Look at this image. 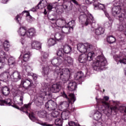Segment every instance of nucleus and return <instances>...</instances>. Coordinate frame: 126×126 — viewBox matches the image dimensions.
<instances>
[{"label": "nucleus", "mask_w": 126, "mask_h": 126, "mask_svg": "<svg viewBox=\"0 0 126 126\" xmlns=\"http://www.w3.org/2000/svg\"><path fill=\"white\" fill-rule=\"evenodd\" d=\"M51 63L55 66L54 75L56 77H60L62 80H66L70 75V71L68 68L61 69L59 65L63 63V60L59 57H54L51 60Z\"/></svg>", "instance_id": "nucleus-1"}, {"label": "nucleus", "mask_w": 126, "mask_h": 126, "mask_svg": "<svg viewBox=\"0 0 126 126\" xmlns=\"http://www.w3.org/2000/svg\"><path fill=\"white\" fill-rule=\"evenodd\" d=\"M52 93L49 89V87L46 86H42L40 90L39 94V98L43 101H45L46 99L48 100L45 104V108L48 111H55L57 109V103L53 101L52 99Z\"/></svg>", "instance_id": "nucleus-2"}, {"label": "nucleus", "mask_w": 126, "mask_h": 126, "mask_svg": "<svg viewBox=\"0 0 126 126\" xmlns=\"http://www.w3.org/2000/svg\"><path fill=\"white\" fill-rule=\"evenodd\" d=\"M48 57H49V55L47 53H42V57L40 58V63H42V64H45L43 65V66L42 67V74L44 76H48L49 75V74L50 73V71H53L54 73V70L56 69V67L53 66L52 67L51 66H47V60L48 59Z\"/></svg>", "instance_id": "nucleus-3"}, {"label": "nucleus", "mask_w": 126, "mask_h": 126, "mask_svg": "<svg viewBox=\"0 0 126 126\" xmlns=\"http://www.w3.org/2000/svg\"><path fill=\"white\" fill-rule=\"evenodd\" d=\"M107 64V59L103 56H98L96 59L93 65L94 70L99 71V70H103L105 68V66Z\"/></svg>", "instance_id": "nucleus-4"}, {"label": "nucleus", "mask_w": 126, "mask_h": 126, "mask_svg": "<svg viewBox=\"0 0 126 126\" xmlns=\"http://www.w3.org/2000/svg\"><path fill=\"white\" fill-rule=\"evenodd\" d=\"M95 57L94 52H89L88 53H84L80 55L79 57V62L81 63H85L86 62H91Z\"/></svg>", "instance_id": "nucleus-5"}, {"label": "nucleus", "mask_w": 126, "mask_h": 126, "mask_svg": "<svg viewBox=\"0 0 126 126\" xmlns=\"http://www.w3.org/2000/svg\"><path fill=\"white\" fill-rule=\"evenodd\" d=\"M69 98H68V101H63L60 103V106H61L63 109H68V110H70V111H72V108L69 106V104H73L76 99L75 98V96H74V94H69Z\"/></svg>", "instance_id": "nucleus-6"}, {"label": "nucleus", "mask_w": 126, "mask_h": 126, "mask_svg": "<svg viewBox=\"0 0 126 126\" xmlns=\"http://www.w3.org/2000/svg\"><path fill=\"white\" fill-rule=\"evenodd\" d=\"M77 49L80 53L88 54L89 52H93V46L89 43H79L77 45Z\"/></svg>", "instance_id": "nucleus-7"}, {"label": "nucleus", "mask_w": 126, "mask_h": 126, "mask_svg": "<svg viewBox=\"0 0 126 126\" xmlns=\"http://www.w3.org/2000/svg\"><path fill=\"white\" fill-rule=\"evenodd\" d=\"M79 20L80 23L83 24L85 26H87V25H90L93 22V17L92 16L88 17L85 14L83 13L80 15Z\"/></svg>", "instance_id": "nucleus-8"}, {"label": "nucleus", "mask_w": 126, "mask_h": 126, "mask_svg": "<svg viewBox=\"0 0 126 126\" xmlns=\"http://www.w3.org/2000/svg\"><path fill=\"white\" fill-rule=\"evenodd\" d=\"M8 55L3 51H0V68H3L7 63Z\"/></svg>", "instance_id": "nucleus-9"}, {"label": "nucleus", "mask_w": 126, "mask_h": 126, "mask_svg": "<svg viewBox=\"0 0 126 126\" xmlns=\"http://www.w3.org/2000/svg\"><path fill=\"white\" fill-rule=\"evenodd\" d=\"M21 85L24 87L25 89L27 90H31L33 85V82L31 79H22L21 82Z\"/></svg>", "instance_id": "nucleus-10"}, {"label": "nucleus", "mask_w": 126, "mask_h": 126, "mask_svg": "<svg viewBox=\"0 0 126 126\" xmlns=\"http://www.w3.org/2000/svg\"><path fill=\"white\" fill-rule=\"evenodd\" d=\"M95 99L96 100V102L97 104H103V105H104V106L106 107V108H108V109L110 108V104H109V103L107 102V101L109 100L108 96H104L103 99L102 98L97 99V97H96Z\"/></svg>", "instance_id": "nucleus-11"}, {"label": "nucleus", "mask_w": 126, "mask_h": 126, "mask_svg": "<svg viewBox=\"0 0 126 126\" xmlns=\"http://www.w3.org/2000/svg\"><path fill=\"white\" fill-rule=\"evenodd\" d=\"M77 88V85H76V82L73 81H69L67 86V89L69 91L72 92V91L76 90Z\"/></svg>", "instance_id": "nucleus-12"}, {"label": "nucleus", "mask_w": 126, "mask_h": 126, "mask_svg": "<svg viewBox=\"0 0 126 126\" xmlns=\"http://www.w3.org/2000/svg\"><path fill=\"white\" fill-rule=\"evenodd\" d=\"M11 78L14 82L19 81V80L21 79V75H20V73L18 71L14 72L11 75Z\"/></svg>", "instance_id": "nucleus-13"}, {"label": "nucleus", "mask_w": 126, "mask_h": 126, "mask_svg": "<svg viewBox=\"0 0 126 126\" xmlns=\"http://www.w3.org/2000/svg\"><path fill=\"white\" fill-rule=\"evenodd\" d=\"M122 11V7L120 5L115 6L112 9V13L114 16H117Z\"/></svg>", "instance_id": "nucleus-14"}, {"label": "nucleus", "mask_w": 126, "mask_h": 126, "mask_svg": "<svg viewBox=\"0 0 126 126\" xmlns=\"http://www.w3.org/2000/svg\"><path fill=\"white\" fill-rule=\"evenodd\" d=\"M63 63L66 65H72V64H73V59L69 56H65L64 58H63Z\"/></svg>", "instance_id": "nucleus-15"}, {"label": "nucleus", "mask_w": 126, "mask_h": 126, "mask_svg": "<svg viewBox=\"0 0 126 126\" xmlns=\"http://www.w3.org/2000/svg\"><path fill=\"white\" fill-rule=\"evenodd\" d=\"M62 86L60 84H53L50 88V91L53 93H57L60 92Z\"/></svg>", "instance_id": "nucleus-16"}, {"label": "nucleus", "mask_w": 126, "mask_h": 126, "mask_svg": "<svg viewBox=\"0 0 126 126\" xmlns=\"http://www.w3.org/2000/svg\"><path fill=\"white\" fill-rule=\"evenodd\" d=\"M114 59L116 62H119L120 63L123 64H126V55H123V56L118 57L115 56Z\"/></svg>", "instance_id": "nucleus-17"}, {"label": "nucleus", "mask_w": 126, "mask_h": 126, "mask_svg": "<svg viewBox=\"0 0 126 126\" xmlns=\"http://www.w3.org/2000/svg\"><path fill=\"white\" fill-rule=\"evenodd\" d=\"M21 53L24 55V59L23 61H22V63H23V62H25V63H26V62H28V61H29L30 57H31V54H30V52L25 51V48H24V50H23Z\"/></svg>", "instance_id": "nucleus-18"}, {"label": "nucleus", "mask_w": 126, "mask_h": 126, "mask_svg": "<svg viewBox=\"0 0 126 126\" xmlns=\"http://www.w3.org/2000/svg\"><path fill=\"white\" fill-rule=\"evenodd\" d=\"M27 37L28 38H32V37H34L35 35H36V30L34 28L30 29L27 32Z\"/></svg>", "instance_id": "nucleus-19"}, {"label": "nucleus", "mask_w": 126, "mask_h": 126, "mask_svg": "<svg viewBox=\"0 0 126 126\" xmlns=\"http://www.w3.org/2000/svg\"><path fill=\"white\" fill-rule=\"evenodd\" d=\"M56 25L58 27H63V25H65L66 24V22L65 21V19L64 18H62L58 19L56 21Z\"/></svg>", "instance_id": "nucleus-20"}, {"label": "nucleus", "mask_w": 126, "mask_h": 126, "mask_svg": "<svg viewBox=\"0 0 126 126\" xmlns=\"http://www.w3.org/2000/svg\"><path fill=\"white\" fill-rule=\"evenodd\" d=\"M83 77H84V74H83V72L81 71L76 73L74 75V78L75 80H78L80 82L82 81Z\"/></svg>", "instance_id": "nucleus-21"}, {"label": "nucleus", "mask_w": 126, "mask_h": 126, "mask_svg": "<svg viewBox=\"0 0 126 126\" xmlns=\"http://www.w3.org/2000/svg\"><path fill=\"white\" fill-rule=\"evenodd\" d=\"M18 33L20 36L22 37H27V31H26V28L22 27L20 28L19 30L18 31Z\"/></svg>", "instance_id": "nucleus-22"}, {"label": "nucleus", "mask_w": 126, "mask_h": 126, "mask_svg": "<svg viewBox=\"0 0 126 126\" xmlns=\"http://www.w3.org/2000/svg\"><path fill=\"white\" fill-rule=\"evenodd\" d=\"M32 48L36 50H40L41 49V43L38 41H32L31 44Z\"/></svg>", "instance_id": "nucleus-23"}, {"label": "nucleus", "mask_w": 126, "mask_h": 126, "mask_svg": "<svg viewBox=\"0 0 126 126\" xmlns=\"http://www.w3.org/2000/svg\"><path fill=\"white\" fill-rule=\"evenodd\" d=\"M63 49L65 54H69V53L72 51V48H71V46L68 44L64 45Z\"/></svg>", "instance_id": "nucleus-24"}, {"label": "nucleus", "mask_w": 126, "mask_h": 126, "mask_svg": "<svg viewBox=\"0 0 126 126\" xmlns=\"http://www.w3.org/2000/svg\"><path fill=\"white\" fill-rule=\"evenodd\" d=\"M4 105H7V106L11 105V100L10 99L8 98L4 100H2L0 99V106H4Z\"/></svg>", "instance_id": "nucleus-25"}, {"label": "nucleus", "mask_w": 126, "mask_h": 126, "mask_svg": "<svg viewBox=\"0 0 126 126\" xmlns=\"http://www.w3.org/2000/svg\"><path fill=\"white\" fill-rule=\"evenodd\" d=\"M54 37L55 40L57 41H62V40H63V38H64V34L60 32H57L55 33Z\"/></svg>", "instance_id": "nucleus-26"}, {"label": "nucleus", "mask_w": 126, "mask_h": 126, "mask_svg": "<svg viewBox=\"0 0 126 126\" xmlns=\"http://www.w3.org/2000/svg\"><path fill=\"white\" fill-rule=\"evenodd\" d=\"M9 58L8 59V60H7V62H8V63L9 65H11L12 66H14L16 63V62L15 61V58L10 56L8 57Z\"/></svg>", "instance_id": "nucleus-27"}, {"label": "nucleus", "mask_w": 126, "mask_h": 126, "mask_svg": "<svg viewBox=\"0 0 126 126\" xmlns=\"http://www.w3.org/2000/svg\"><path fill=\"white\" fill-rule=\"evenodd\" d=\"M1 92L2 94L4 95V96H7L8 95H9V93H10L9 88L6 86L2 87Z\"/></svg>", "instance_id": "nucleus-28"}, {"label": "nucleus", "mask_w": 126, "mask_h": 126, "mask_svg": "<svg viewBox=\"0 0 126 126\" xmlns=\"http://www.w3.org/2000/svg\"><path fill=\"white\" fill-rule=\"evenodd\" d=\"M117 17L118 18V19L120 21H124L125 19H126V12L123 13L122 11H121L120 13H119L118 15H117Z\"/></svg>", "instance_id": "nucleus-29"}, {"label": "nucleus", "mask_w": 126, "mask_h": 126, "mask_svg": "<svg viewBox=\"0 0 126 126\" xmlns=\"http://www.w3.org/2000/svg\"><path fill=\"white\" fill-rule=\"evenodd\" d=\"M105 32V29L102 27H98L97 29L95 30V33L96 35H102V34H104Z\"/></svg>", "instance_id": "nucleus-30"}, {"label": "nucleus", "mask_w": 126, "mask_h": 126, "mask_svg": "<svg viewBox=\"0 0 126 126\" xmlns=\"http://www.w3.org/2000/svg\"><path fill=\"white\" fill-rule=\"evenodd\" d=\"M70 113L68 111H63L61 114V118L63 120H67Z\"/></svg>", "instance_id": "nucleus-31"}, {"label": "nucleus", "mask_w": 126, "mask_h": 126, "mask_svg": "<svg viewBox=\"0 0 126 126\" xmlns=\"http://www.w3.org/2000/svg\"><path fill=\"white\" fill-rule=\"evenodd\" d=\"M31 106V103H29L27 104H25L23 107H22L21 110L23 112H25L26 114H28V112L27 111L29 109H30V107Z\"/></svg>", "instance_id": "nucleus-32"}, {"label": "nucleus", "mask_w": 126, "mask_h": 126, "mask_svg": "<svg viewBox=\"0 0 126 126\" xmlns=\"http://www.w3.org/2000/svg\"><path fill=\"white\" fill-rule=\"evenodd\" d=\"M61 30L63 34H68L71 31L70 28L66 27H62Z\"/></svg>", "instance_id": "nucleus-33"}, {"label": "nucleus", "mask_w": 126, "mask_h": 126, "mask_svg": "<svg viewBox=\"0 0 126 126\" xmlns=\"http://www.w3.org/2000/svg\"><path fill=\"white\" fill-rule=\"evenodd\" d=\"M94 118L95 121H99L102 118V114L99 111H96L94 115Z\"/></svg>", "instance_id": "nucleus-34"}, {"label": "nucleus", "mask_w": 126, "mask_h": 126, "mask_svg": "<svg viewBox=\"0 0 126 126\" xmlns=\"http://www.w3.org/2000/svg\"><path fill=\"white\" fill-rule=\"evenodd\" d=\"M57 55L59 57H61V58H63V59H64L65 57V53L63 49H59V50L57 51Z\"/></svg>", "instance_id": "nucleus-35"}, {"label": "nucleus", "mask_w": 126, "mask_h": 126, "mask_svg": "<svg viewBox=\"0 0 126 126\" xmlns=\"http://www.w3.org/2000/svg\"><path fill=\"white\" fill-rule=\"evenodd\" d=\"M4 49L6 51L8 52L9 51V48H10V44H9V42L7 40L4 41L3 43Z\"/></svg>", "instance_id": "nucleus-36"}, {"label": "nucleus", "mask_w": 126, "mask_h": 126, "mask_svg": "<svg viewBox=\"0 0 126 126\" xmlns=\"http://www.w3.org/2000/svg\"><path fill=\"white\" fill-rule=\"evenodd\" d=\"M107 41L109 44H113V43L116 42V38L112 35H110L107 36Z\"/></svg>", "instance_id": "nucleus-37"}, {"label": "nucleus", "mask_w": 126, "mask_h": 126, "mask_svg": "<svg viewBox=\"0 0 126 126\" xmlns=\"http://www.w3.org/2000/svg\"><path fill=\"white\" fill-rule=\"evenodd\" d=\"M23 69H25L27 72L29 73L30 71H32V70H33L32 69V68L30 67V66L27 65V63H25L23 65Z\"/></svg>", "instance_id": "nucleus-38"}, {"label": "nucleus", "mask_w": 126, "mask_h": 126, "mask_svg": "<svg viewBox=\"0 0 126 126\" xmlns=\"http://www.w3.org/2000/svg\"><path fill=\"white\" fill-rule=\"evenodd\" d=\"M57 41L54 38H49L48 40V44L49 47H52V46H54L56 44Z\"/></svg>", "instance_id": "nucleus-39"}, {"label": "nucleus", "mask_w": 126, "mask_h": 126, "mask_svg": "<svg viewBox=\"0 0 126 126\" xmlns=\"http://www.w3.org/2000/svg\"><path fill=\"white\" fill-rule=\"evenodd\" d=\"M94 8L98 7V8H99V9H101L102 10H103V9H104V8H105V5H104V4H102L99 2L94 3Z\"/></svg>", "instance_id": "nucleus-40"}, {"label": "nucleus", "mask_w": 126, "mask_h": 126, "mask_svg": "<svg viewBox=\"0 0 126 126\" xmlns=\"http://www.w3.org/2000/svg\"><path fill=\"white\" fill-rule=\"evenodd\" d=\"M68 28H70L71 31H73V27L75 26V22L74 20H72L68 23Z\"/></svg>", "instance_id": "nucleus-41"}, {"label": "nucleus", "mask_w": 126, "mask_h": 126, "mask_svg": "<svg viewBox=\"0 0 126 126\" xmlns=\"http://www.w3.org/2000/svg\"><path fill=\"white\" fill-rule=\"evenodd\" d=\"M117 26L118 31H120L121 32H122L123 31H125V30H126V25L125 26L123 25H118Z\"/></svg>", "instance_id": "nucleus-42"}, {"label": "nucleus", "mask_w": 126, "mask_h": 126, "mask_svg": "<svg viewBox=\"0 0 126 126\" xmlns=\"http://www.w3.org/2000/svg\"><path fill=\"white\" fill-rule=\"evenodd\" d=\"M55 123L56 126H63V120L61 118L56 119Z\"/></svg>", "instance_id": "nucleus-43"}, {"label": "nucleus", "mask_w": 126, "mask_h": 126, "mask_svg": "<svg viewBox=\"0 0 126 126\" xmlns=\"http://www.w3.org/2000/svg\"><path fill=\"white\" fill-rule=\"evenodd\" d=\"M51 116L52 118H58L60 117V112L57 111H54L51 113Z\"/></svg>", "instance_id": "nucleus-44"}, {"label": "nucleus", "mask_w": 126, "mask_h": 126, "mask_svg": "<svg viewBox=\"0 0 126 126\" xmlns=\"http://www.w3.org/2000/svg\"><path fill=\"white\" fill-rule=\"evenodd\" d=\"M29 117L32 122H37L38 121L37 118H36L33 114H29Z\"/></svg>", "instance_id": "nucleus-45"}, {"label": "nucleus", "mask_w": 126, "mask_h": 126, "mask_svg": "<svg viewBox=\"0 0 126 126\" xmlns=\"http://www.w3.org/2000/svg\"><path fill=\"white\" fill-rule=\"evenodd\" d=\"M38 116L40 118H46V117H47V114L44 111H41L38 112Z\"/></svg>", "instance_id": "nucleus-46"}, {"label": "nucleus", "mask_w": 126, "mask_h": 126, "mask_svg": "<svg viewBox=\"0 0 126 126\" xmlns=\"http://www.w3.org/2000/svg\"><path fill=\"white\" fill-rule=\"evenodd\" d=\"M112 22H113V20H112V19H110L109 21L106 22L105 23L104 26H105V27H111V26H112Z\"/></svg>", "instance_id": "nucleus-47"}, {"label": "nucleus", "mask_w": 126, "mask_h": 126, "mask_svg": "<svg viewBox=\"0 0 126 126\" xmlns=\"http://www.w3.org/2000/svg\"><path fill=\"white\" fill-rule=\"evenodd\" d=\"M93 1H94V3H96L98 0H86V2L87 4H91Z\"/></svg>", "instance_id": "nucleus-48"}, {"label": "nucleus", "mask_w": 126, "mask_h": 126, "mask_svg": "<svg viewBox=\"0 0 126 126\" xmlns=\"http://www.w3.org/2000/svg\"><path fill=\"white\" fill-rule=\"evenodd\" d=\"M40 2L41 3V4H42V6L44 7H46V6L48 4V2L46 0H42L40 1Z\"/></svg>", "instance_id": "nucleus-49"}, {"label": "nucleus", "mask_w": 126, "mask_h": 126, "mask_svg": "<svg viewBox=\"0 0 126 126\" xmlns=\"http://www.w3.org/2000/svg\"><path fill=\"white\" fill-rule=\"evenodd\" d=\"M21 42L22 43V44L23 45V47H24V48H26V40H25V39L22 38L21 39Z\"/></svg>", "instance_id": "nucleus-50"}, {"label": "nucleus", "mask_w": 126, "mask_h": 126, "mask_svg": "<svg viewBox=\"0 0 126 126\" xmlns=\"http://www.w3.org/2000/svg\"><path fill=\"white\" fill-rule=\"evenodd\" d=\"M42 5V3L41 2H39L37 6H36L37 8V9H42V8H44V7H43Z\"/></svg>", "instance_id": "nucleus-51"}, {"label": "nucleus", "mask_w": 126, "mask_h": 126, "mask_svg": "<svg viewBox=\"0 0 126 126\" xmlns=\"http://www.w3.org/2000/svg\"><path fill=\"white\" fill-rule=\"evenodd\" d=\"M20 15H17V16L16 17V20L18 23H19L20 20H21V17Z\"/></svg>", "instance_id": "nucleus-52"}, {"label": "nucleus", "mask_w": 126, "mask_h": 126, "mask_svg": "<svg viewBox=\"0 0 126 126\" xmlns=\"http://www.w3.org/2000/svg\"><path fill=\"white\" fill-rule=\"evenodd\" d=\"M23 96H21L20 97V101H21V102L19 103L20 106H22L23 105Z\"/></svg>", "instance_id": "nucleus-53"}, {"label": "nucleus", "mask_w": 126, "mask_h": 126, "mask_svg": "<svg viewBox=\"0 0 126 126\" xmlns=\"http://www.w3.org/2000/svg\"><path fill=\"white\" fill-rule=\"evenodd\" d=\"M104 14L105 15V16H106V17H107L109 19V20H111V19H112V18H111V17H110L109 16V14L108 13V12H107V11L103 10Z\"/></svg>", "instance_id": "nucleus-54"}, {"label": "nucleus", "mask_w": 126, "mask_h": 126, "mask_svg": "<svg viewBox=\"0 0 126 126\" xmlns=\"http://www.w3.org/2000/svg\"><path fill=\"white\" fill-rule=\"evenodd\" d=\"M47 9L49 11L52 10V9H53V5H52L51 4L48 5Z\"/></svg>", "instance_id": "nucleus-55"}, {"label": "nucleus", "mask_w": 126, "mask_h": 126, "mask_svg": "<svg viewBox=\"0 0 126 126\" xmlns=\"http://www.w3.org/2000/svg\"><path fill=\"white\" fill-rule=\"evenodd\" d=\"M27 17L28 19L30 18V20H31V19H32V17L30 15V13H28V14H27Z\"/></svg>", "instance_id": "nucleus-56"}, {"label": "nucleus", "mask_w": 126, "mask_h": 126, "mask_svg": "<svg viewBox=\"0 0 126 126\" xmlns=\"http://www.w3.org/2000/svg\"><path fill=\"white\" fill-rule=\"evenodd\" d=\"M32 77H33V79H34V80H36L37 79V78H38V76H37V75L36 74H33L32 75Z\"/></svg>", "instance_id": "nucleus-57"}, {"label": "nucleus", "mask_w": 126, "mask_h": 126, "mask_svg": "<svg viewBox=\"0 0 126 126\" xmlns=\"http://www.w3.org/2000/svg\"><path fill=\"white\" fill-rule=\"evenodd\" d=\"M37 9H38V8H37V6H36L35 7H33L32 9V11H36Z\"/></svg>", "instance_id": "nucleus-58"}, {"label": "nucleus", "mask_w": 126, "mask_h": 126, "mask_svg": "<svg viewBox=\"0 0 126 126\" xmlns=\"http://www.w3.org/2000/svg\"><path fill=\"white\" fill-rule=\"evenodd\" d=\"M69 0L70 1H72V2L75 3V4H77V1H76V0Z\"/></svg>", "instance_id": "nucleus-59"}, {"label": "nucleus", "mask_w": 126, "mask_h": 126, "mask_svg": "<svg viewBox=\"0 0 126 126\" xmlns=\"http://www.w3.org/2000/svg\"><path fill=\"white\" fill-rule=\"evenodd\" d=\"M63 97L64 98H66V99H68H68H69V98H67V95L66 94H63Z\"/></svg>", "instance_id": "nucleus-60"}, {"label": "nucleus", "mask_w": 126, "mask_h": 126, "mask_svg": "<svg viewBox=\"0 0 126 126\" xmlns=\"http://www.w3.org/2000/svg\"><path fill=\"white\" fill-rule=\"evenodd\" d=\"M13 107H14V108H16V109H19V107H18V106H17L15 104L13 105Z\"/></svg>", "instance_id": "nucleus-61"}, {"label": "nucleus", "mask_w": 126, "mask_h": 126, "mask_svg": "<svg viewBox=\"0 0 126 126\" xmlns=\"http://www.w3.org/2000/svg\"><path fill=\"white\" fill-rule=\"evenodd\" d=\"M8 1V0H2V3H6Z\"/></svg>", "instance_id": "nucleus-62"}, {"label": "nucleus", "mask_w": 126, "mask_h": 126, "mask_svg": "<svg viewBox=\"0 0 126 126\" xmlns=\"http://www.w3.org/2000/svg\"><path fill=\"white\" fill-rule=\"evenodd\" d=\"M63 8H64L65 9H67V5H63Z\"/></svg>", "instance_id": "nucleus-63"}, {"label": "nucleus", "mask_w": 126, "mask_h": 126, "mask_svg": "<svg viewBox=\"0 0 126 126\" xmlns=\"http://www.w3.org/2000/svg\"><path fill=\"white\" fill-rule=\"evenodd\" d=\"M50 19V20H52V21H56V19H55V18H52V19Z\"/></svg>", "instance_id": "nucleus-64"}]
</instances>
